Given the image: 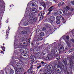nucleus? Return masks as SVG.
I'll return each mask as SVG.
<instances>
[{"instance_id":"19","label":"nucleus","mask_w":74,"mask_h":74,"mask_svg":"<svg viewBox=\"0 0 74 74\" xmlns=\"http://www.w3.org/2000/svg\"><path fill=\"white\" fill-rule=\"evenodd\" d=\"M42 30L44 32H45V31H46V28L45 27H43L42 28Z\"/></svg>"},{"instance_id":"38","label":"nucleus","mask_w":74,"mask_h":74,"mask_svg":"<svg viewBox=\"0 0 74 74\" xmlns=\"http://www.w3.org/2000/svg\"><path fill=\"white\" fill-rule=\"evenodd\" d=\"M65 49L66 51H67V50L68 49H69V48H68V47H65Z\"/></svg>"},{"instance_id":"52","label":"nucleus","mask_w":74,"mask_h":74,"mask_svg":"<svg viewBox=\"0 0 74 74\" xmlns=\"http://www.w3.org/2000/svg\"><path fill=\"white\" fill-rule=\"evenodd\" d=\"M57 0H54V1L55 2V3H56V1Z\"/></svg>"},{"instance_id":"47","label":"nucleus","mask_w":74,"mask_h":74,"mask_svg":"<svg viewBox=\"0 0 74 74\" xmlns=\"http://www.w3.org/2000/svg\"><path fill=\"white\" fill-rule=\"evenodd\" d=\"M32 48H31L30 49V51L32 52Z\"/></svg>"},{"instance_id":"34","label":"nucleus","mask_w":74,"mask_h":74,"mask_svg":"<svg viewBox=\"0 0 74 74\" xmlns=\"http://www.w3.org/2000/svg\"><path fill=\"white\" fill-rule=\"evenodd\" d=\"M41 67V65H39V66H38L37 68L38 69H39Z\"/></svg>"},{"instance_id":"42","label":"nucleus","mask_w":74,"mask_h":74,"mask_svg":"<svg viewBox=\"0 0 74 74\" xmlns=\"http://www.w3.org/2000/svg\"><path fill=\"white\" fill-rule=\"evenodd\" d=\"M58 13H60V14H62V12H61V11H59V12H58Z\"/></svg>"},{"instance_id":"49","label":"nucleus","mask_w":74,"mask_h":74,"mask_svg":"<svg viewBox=\"0 0 74 74\" xmlns=\"http://www.w3.org/2000/svg\"><path fill=\"white\" fill-rule=\"evenodd\" d=\"M33 71L32 70H31V74H32V73H33Z\"/></svg>"},{"instance_id":"56","label":"nucleus","mask_w":74,"mask_h":74,"mask_svg":"<svg viewBox=\"0 0 74 74\" xmlns=\"http://www.w3.org/2000/svg\"><path fill=\"white\" fill-rule=\"evenodd\" d=\"M44 14H45V12H43V15H44Z\"/></svg>"},{"instance_id":"36","label":"nucleus","mask_w":74,"mask_h":74,"mask_svg":"<svg viewBox=\"0 0 74 74\" xmlns=\"http://www.w3.org/2000/svg\"><path fill=\"white\" fill-rule=\"evenodd\" d=\"M43 19V16H41L40 17V19Z\"/></svg>"},{"instance_id":"7","label":"nucleus","mask_w":74,"mask_h":74,"mask_svg":"<svg viewBox=\"0 0 74 74\" xmlns=\"http://www.w3.org/2000/svg\"><path fill=\"white\" fill-rule=\"evenodd\" d=\"M59 50L60 52H62L64 51V47L63 46H61L59 48Z\"/></svg>"},{"instance_id":"15","label":"nucleus","mask_w":74,"mask_h":74,"mask_svg":"<svg viewBox=\"0 0 74 74\" xmlns=\"http://www.w3.org/2000/svg\"><path fill=\"white\" fill-rule=\"evenodd\" d=\"M41 5H42V6L44 7V8H46V5L45 4V3H41Z\"/></svg>"},{"instance_id":"64","label":"nucleus","mask_w":74,"mask_h":74,"mask_svg":"<svg viewBox=\"0 0 74 74\" xmlns=\"http://www.w3.org/2000/svg\"><path fill=\"white\" fill-rule=\"evenodd\" d=\"M19 51H21V50L20 49V50H19Z\"/></svg>"},{"instance_id":"1","label":"nucleus","mask_w":74,"mask_h":74,"mask_svg":"<svg viewBox=\"0 0 74 74\" xmlns=\"http://www.w3.org/2000/svg\"><path fill=\"white\" fill-rule=\"evenodd\" d=\"M29 19H30V20H27V21L28 22L32 23V22H36V20L37 19V17L34 16V15L32 13H30L29 14Z\"/></svg>"},{"instance_id":"23","label":"nucleus","mask_w":74,"mask_h":74,"mask_svg":"<svg viewBox=\"0 0 74 74\" xmlns=\"http://www.w3.org/2000/svg\"><path fill=\"white\" fill-rule=\"evenodd\" d=\"M37 10V9H35L34 8H32V11L33 12H34V11H36V10Z\"/></svg>"},{"instance_id":"39","label":"nucleus","mask_w":74,"mask_h":74,"mask_svg":"<svg viewBox=\"0 0 74 74\" xmlns=\"http://www.w3.org/2000/svg\"><path fill=\"white\" fill-rule=\"evenodd\" d=\"M47 59V60H49L50 59V58H49V57H47L46 58Z\"/></svg>"},{"instance_id":"51","label":"nucleus","mask_w":74,"mask_h":74,"mask_svg":"<svg viewBox=\"0 0 74 74\" xmlns=\"http://www.w3.org/2000/svg\"><path fill=\"white\" fill-rule=\"evenodd\" d=\"M3 51H1V53H3Z\"/></svg>"},{"instance_id":"43","label":"nucleus","mask_w":74,"mask_h":74,"mask_svg":"<svg viewBox=\"0 0 74 74\" xmlns=\"http://www.w3.org/2000/svg\"><path fill=\"white\" fill-rule=\"evenodd\" d=\"M31 62H34V59H32L31 60Z\"/></svg>"},{"instance_id":"48","label":"nucleus","mask_w":74,"mask_h":74,"mask_svg":"<svg viewBox=\"0 0 74 74\" xmlns=\"http://www.w3.org/2000/svg\"><path fill=\"white\" fill-rule=\"evenodd\" d=\"M62 21H64V18H63V17H62Z\"/></svg>"},{"instance_id":"55","label":"nucleus","mask_w":74,"mask_h":74,"mask_svg":"<svg viewBox=\"0 0 74 74\" xmlns=\"http://www.w3.org/2000/svg\"><path fill=\"white\" fill-rule=\"evenodd\" d=\"M47 3H50V2H49V1H47Z\"/></svg>"},{"instance_id":"17","label":"nucleus","mask_w":74,"mask_h":74,"mask_svg":"<svg viewBox=\"0 0 74 74\" xmlns=\"http://www.w3.org/2000/svg\"><path fill=\"white\" fill-rule=\"evenodd\" d=\"M25 59V58H21V59H19V60L21 62H22L23 60H24Z\"/></svg>"},{"instance_id":"63","label":"nucleus","mask_w":74,"mask_h":74,"mask_svg":"<svg viewBox=\"0 0 74 74\" xmlns=\"http://www.w3.org/2000/svg\"><path fill=\"white\" fill-rule=\"evenodd\" d=\"M3 51H5V49L3 50Z\"/></svg>"},{"instance_id":"3","label":"nucleus","mask_w":74,"mask_h":74,"mask_svg":"<svg viewBox=\"0 0 74 74\" xmlns=\"http://www.w3.org/2000/svg\"><path fill=\"white\" fill-rule=\"evenodd\" d=\"M49 19L50 23H53V22L55 20V17L53 16H51L49 18Z\"/></svg>"},{"instance_id":"37","label":"nucleus","mask_w":74,"mask_h":74,"mask_svg":"<svg viewBox=\"0 0 74 74\" xmlns=\"http://www.w3.org/2000/svg\"><path fill=\"white\" fill-rule=\"evenodd\" d=\"M33 58V56H31L30 57V59H32Z\"/></svg>"},{"instance_id":"5","label":"nucleus","mask_w":74,"mask_h":74,"mask_svg":"<svg viewBox=\"0 0 74 74\" xmlns=\"http://www.w3.org/2000/svg\"><path fill=\"white\" fill-rule=\"evenodd\" d=\"M58 49V46H56L54 47H52V50L51 51V52L53 53L55 52V50Z\"/></svg>"},{"instance_id":"24","label":"nucleus","mask_w":74,"mask_h":74,"mask_svg":"<svg viewBox=\"0 0 74 74\" xmlns=\"http://www.w3.org/2000/svg\"><path fill=\"white\" fill-rule=\"evenodd\" d=\"M9 30H8L6 31V34H7V36H8V34H7L8 33H9Z\"/></svg>"},{"instance_id":"12","label":"nucleus","mask_w":74,"mask_h":74,"mask_svg":"<svg viewBox=\"0 0 74 74\" xmlns=\"http://www.w3.org/2000/svg\"><path fill=\"white\" fill-rule=\"evenodd\" d=\"M32 6H34V7H36V6H37V5L36 4V3H35V2H33V3L32 4Z\"/></svg>"},{"instance_id":"16","label":"nucleus","mask_w":74,"mask_h":74,"mask_svg":"<svg viewBox=\"0 0 74 74\" xmlns=\"http://www.w3.org/2000/svg\"><path fill=\"white\" fill-rule=\"evenodd\" d=\"M40 36L42 37V36H44V32H42L41 33H40Z\"/></svg>"},{"instance_id":"4","label":"nucleus","mask_w":74,"mask_h":74,"mask_svg":"<svg viewBox=\"0 0 74 74\" xmlns=\"http://www.w3.org/2000/svg\"><path fill=\"white\" fill-rule=\"evenodd\" d=\"M53 10V6H52L50 7L48 9V12L47 13V15H49Z\"/></svg>"},{"instance_id":"31","label":"nucleus","mask_w":74,"mask_h":74,"mask_svg":"<svg viewBox=\"0 0 74 74\" xmlns=\"http://www.w3.org/2000/svg\"><path fill=\"white\" fill-rule=\"evenodd\" d=\"M71 3L74 5V1H71Z\"/></svg>"},{"instance_id":"11","label":"nucleus","mask_w":74,"mask_h":74,"mask_svg":"<svg viewBox=\"0 0 74 74\" xmlns=\"http://www.w3.org/2000/svg\"><path fill=\"white\" fill-rule=\"evenodd\" d=\"M21 33L22 34H27V31H23Z\"/></svg>"},{"instance_id":"54","label":"nucleus","mask_w":74,"mask_h":74,"mask_svg":"<svg viewBox=\"0 0 74 74\" xmlns=\"http://www.w3.org/2000/svg\"><path fill=\"white\" fill-rule=\"evenodd\" d=\"M67 74H70V73H69V72H67Z\"/></svg>"},{"instance_id":"57","label":"nucleus","mask_w":74,"mask_h":74,"mask_svg":"<svg viewBox=\"0 0 74 74\" xmlns=\"http://www.w3.org/2000/svg\"><path fill=\"white\" fill-rule=\"evenodd\" d=\"M62 66L63 67H64V65H63V64H62Z\"/></svg>"},{"instance_id":"46","label":"nucleus","mask_w":74,"mask_h":74,"mask_svg":"<svg viewBox=\"0 0 74 74\" xmlns=\"http://www.w3.org/2000/svg\"><path fill=\"white\" fill-rule=\"evenodd\" d=\"M45 26L46 27H48V25H47V24H45Z\"/></svg>"},{"instance_id":"28","label":"nucleus","mask_w":74,"mask_h":74,"mask_svg":"<svg viewBox=\"0 0 74 74\" xmlns=\"http://www.w3.org/2000/svg\"><path fill=\"white\" fill-rule=\"evenodd\" d=\"M71 41H72V42L74 43V40L73 39H71Z\"/></svg>"},{"instance_id":"21","label":"nucleus","mask_w":74,"mask_h":74,"mask_svg":"<svg viewBox=\"0 0 74 74\" xmlns=\"http://www.w3.org/2000/svg\"><path fill=\"white\" fill-rule=\"evenodd\" d=\"M42 12H40L39 13L38 16H42Z\"/></svg>"},{"instance_id":"60","label":"nucleus","mask_w":74,"mask_h":74,"mask_svg":"<svg viewBox=\"0 0 74 74\" xmlns=\"http://www.w3.org/2000/svg\"><path fill=\"white\" fill-rule=\"evenodd\" d=\"M23 44H25V42H23Z\"/></svg>"},{"instance_id":"20","label":"nucleus","mask_w":74,"mask_h":74,"mask_svg":"<svg viewBox=\"0 0 74 74\" xmlns=\"http://www.w3.org/2000/svg\"><path fill=\"white\" fill-rule=\"evenodd\" d=\"M73 51H74V49L70 50L69 51V52H72Z\"/></svg>"},{"instance_id":"18","label":"nucleus","mask_w":74,"mask_h":74,"mask_svg":"<svg viewBox=\"0 0 74 74\" xmlns=\"http://www.w3.org/2000/svg\"><path fill=\"white\" fill-rule=\"evenodd\" d=\"M56 19L57 20H60V16H57L56 17Z\"/></svg>"},{"instance_id":"41","label":"nucleus","mask_w":74,"mask_h":74,"mask_svg":"<svg viewBox=\"0 0 74 74\" xmlns=\"http://www.w3.org/2000/svg\"><path fill=\"white\" fill-rule=\"evenodd\" d=\"M47 64L46 63L44 64V66H47Z\"/></svg>"},{"instance_id":"30","label":"nucleus","mask_w":74,"mask_h":74,"mask_svg":"<svg viewBox=\"0 0 74 74\" xmlns=\"http://www.w3.org/2000/svg\"><path fill=\"white\" fill-rule=\"evenodd\" d=\"M64 63L65 64V65H66L67 64V62L66 61L64 62Z\"/></svg>"},{"instance_id":"32","label":"nucleus","mask_w":74,"mask_h":74,"mask_svg":"<svg viewBox=\"0 0 74 74\" xmlns=\"http://www.w3.org/2000/svg\"><path fill=\"white\" fill-rule=\"evenodd\" d=\"M66 38L67 40H69V36H66Z\"/></svg>"},{"instance_id":"2","label":"nucleus","mask_w":74,"mask_h":74,"mask_svg":"<svg viewBox=\"0 0 74 74\" xmlns=\"http://www.w3.org/2000/svg\"><path fill=\"white\" fill-rule=\"evenodd\" d=\"M20 65H21L20 63H17L16 64V67L14 68L15 70L16 71V74H18V71L22 72V71L23 70V69L20 67Z\"/></svg>"},{"instance_id":"50","label":"nucleus","mask_w":74,"mask_h":74,"mask_svg":"<svg viewBox=\"0 0 74 74\" xmlns=\"http://www.w3.org/2000/svg\"><path fill=\"white\" fill-rule=\"evenodd\" d=\"M41 63L42 64H44V62L42 61L41 62Z\"/></svg>"},{"instance_id":"62","label":"nucleus","mask_w":74,"mask_h":74,"mask_svg":"<svg viewBox=\"0 0 74 74\" xmlns=\"http://www.w3.org/2000/svg\"><path fill=\"white\" fill-rule=\"evenodd\" d=\"M8 28H9V29H10V26H8Z\"/></svg>"},{"instance_id":"61","label":"nucleus","mask_w":74,"mask_h":74,"mask_svg":"<svg viewBox=\"0 0 74 74\" xmlns=\"http://www.w3.org/2000/svg\"><path fill=\"white\" fill-rule=\"evenodd\" d=\"M24 56H26V55H24Z\"/></svg>"},{"instance_id":"9","label":"nucleus","mask_w":74,"mask_h":74,"mask_svg":"<svg viewBox=\"0 0 74 74\" xmlns=\"http://www.w3.org/2000/svg\"><path fill=\"white\" fill-rule=\"evenodd\" d=\"M64 4V3L63 2H61L58 5L59 7H60V6H62Z\"/></svg>"},{"instance_id":"14","label":"nucleus","mask_w":74,"mask_h":74,"mask_svg":"<svg viewBox=\"0 0 74 74\" xmlns=\"http://www.w3.org/2000/svg\"><path fill=\"white\" fill-rule=\"evenodd\" d=\"M14 71L12 69H11L10 72H9V74H14Z\"/></svg>"},{"instance_id":"10","label":"nucleus","mask_w":74,"mask_h":74,"mask_svg":"<svg viewBox=\"0 0 74 74\" xmlns=\"http://www.w3.org/2000/svg\"><path fill=\"white\" fill-rule=\"evenodd\" d=\"M63 13L64 14L66 15L67 14V10L66 9H64L63 11Z\"/></svg>"},{"instance_id":"44","label":"nucleus","mask_w":74,"mask_h":74,"mask_svg":"<svg viewBox=\"0 0 74 74\" xmlns=\"http://www.w3.org/2000/svg\"><path fill=\"white\" fill-rule=\"evenodd\" d=\"M57 67L58 68H59V69H60V66H59V65L57 66Z\"/></svg>"},{"instance_id":"25","label":"nucleus","mask_w":74,"mask_h":74,"mask_svg":"<svg viewBox=\"0 0 74 74\" xmlns=\"http://www.w3.org/2000/svg\"><path fill=\"white\" fill-rule=\"evenodd\" d=\"M56 58L57 60H59V59H60V56H58L56 57Z\"/></svg>"},{"instance_id":"59","label":"nucleus","mask_w":74,"mask_h":74,"mask_svg":"<svg viewBox=\"0 0 74 74\" xmlns=\"http://www.w3.org/2000/svg\"><path fill=\"white\" fill-rule=\"evenodd\" d=\"M56 52H58V50H56Z\"/></svg>"},{"instance_id":"45","label":"nucleus","mask_w":74,"mask_h":74,"mask_svg":"<svg viewBox=\"0 0 74 74\" xmlns=\"http://www.w3.org/2000/svg\"><path fill=\"white\" fill-rule=\"evenodd\" d=\"M39 9L40 10H42V8H41V7H39Z\"/></svg>"},{"instance_id":"53","label":"nucleus","mask_w":74,"mask_h":74,"mask_svg":"<svg viewBox=\"0 0 74 74\" xmlns=\"http://www.w3.org/2000/svg\"><path fill=\"white\" fill-rule=\"evenodd\" d=\"M30 39H31V38H29L28 39V40H29V41H30Z\"/></svg>"},{"instance_id":"58","label":"nucleus","mask_w":74,"mask_h":74,"mask_svg":"<svg viewBox=\"0 0 74 74\" xmlns=\"http://www.w3.org/2000/svg\"><path fill=\"white\" fill-rule=\"evenodd\" d=\"M56 65H55V66L54 67H55V68H56Z\"/></svg>"},{"instance_id":"22","label":"nucleus","mask_w":74,"mask_h":74,"mask_svg":"<svg viewBox=\"0 0 74 74\" xmlns=\"http://www.w3.org/2000/svg\"><path fill=\"white\" fill-rule=\"evenodd\" d=\"M56 23H57V24H59L60 23V21L59 20H58L56 21Z\"/></svg>"},{"instance_id":"33","label":"nucleus","mask_w":74,"mask_h":74,"mask_svg":"<svg viewBox=\"0 0 74 74\" xmlns=\"http://www.w3.org/2000/svg\"><path fill=\"white\" fill-rule=\"evenodd\" d=\"M66 8L67 10H70V7H69V6H66Z\"/></svg>"},{"instance_id":"26","label":"nucleus","mask_w":74,"mask_h":74,"mask_svg":"<svg viewBox=\"0 0 74 74\" xmlns=\"http://www.w3.org/2000/svg\"><path fill=\"white\" fill-rule=\"evenodd\" d=\"M38 40H41L42 39V37H38Z\"/></svg>"},{"instance_id":"29","label":"nucleus","mask_w":74,"mask_h":74,"mask_svg":"<svg viewBox=\"0 0 74 74\" xmlns=\"http://www.w3.org/2000/svg\"><path fill=\"white\" fill-rule=\"evenodd\" d=\"M66 42L67 43V44L68 45L69 43H70V40H68L66 41Z\"/></svg>"},{"instance_id":"35","label":"nucleus","mask_w":74,"mask_h":74,"mask_svg":"<svg viewBox=\"0 0 74 74\" xmlns=\"http://www.w3.org/2000/svg\"><path fill=\"white\" fill-rule=\"evenodd\" d=\"M24 23L25 25H27V22H25Z\"/></svg>"},{"instance_id":"8","label":"nucleus","mask_w":74,"mask_h":74,"mask_svg":"<svg viewBox=\"0 0 74 74\" xmlns=\"http://www.w3.org/2000/svg\"><path fill=\"white\" fill-rule=\"evenodd\" d=\"M33 69V65H31L29 69L27 71L28 73H30Z\"/></svg>"},{"instance_id":"6","label":"nucleus","mask_w":74,"mask_h":74,"mask_svg":"<svg viewBox=\"0 0 74 74\" xmlns=\"http://www.w3.org/2000/svg\"><path fill=\"white\" fill-rule=\"evenodd\" d=\"M47 68L48 69H49L50 71H51V70H52L53 69V66H52L51 65H49L47 66Z\"/></svg>"},{"instance_id":"40","label":"nucleus","mask_w":74,"mask_h":74,"mask_svg":"<svg viewBox=\"0 0 74 74\" xmlns=\"http://www.w3.org/2000/svg\"><path fill=\"white\" fill-rule=\"evenodd\" d=\"M43 70V69H41L40 71V72H42Z\"/></svg>"},{"instance_id":"13","label":"nucleus","mask_w":74,"mask_h":74,"mask_svg":"<svg viewBox=\"0 0 74 74\" xmlns=\"http://www.w3.org/2000/svg\"><path fill=\"white\" fill-rule=\"evenodd\" d=\"M57 71L59 73H61V71H62V70H61V68H60L59 69H58L57 70Z\"/></svg>"},{"instance_id":"27","label":"nucleus","mask_w":74,"mask_h":74,"mask_svg":"<svg viewBox=\"0 0 74 74\" xmlns=\"http://www.w3.org/2000/svg\"><path fill=\"white\" fill-rule=\"evenodd\" d=\"M40 45V43H38V42H37L36 43V46H38V45Z\"/></svg>"}]
</instances>
